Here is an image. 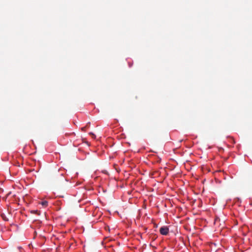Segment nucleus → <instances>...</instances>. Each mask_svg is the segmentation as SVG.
<instances>
[{
	"label": "nucleus",
	"mask_w": 252,
	"mask_h": 252,
	"mask_svg": "<svg viewBox=\"0 0 252 252\" xmlns=\"http://www.w3.org/2000/svg\"><path fill=\"white\" fill-rule=\"evenodd\" d=\"M31 213L32 214H36L38 215L40 214V213L37 210H32L31 211Z\"/></svg>",
	"instance_id": "7ed1b4c3"
},
{
	"label": "nucleus",
	"mask_w": 252,
	"mask_h": 252,
	"mask_svg": "<svg viewBox=\"0 0 252 252\" xmlns=\"http://www.w3.org/2000/svg\"><path fill=\"white\" fill-rule=\"evenodd\" d=\"M85 128H86V127H82V128H81V130H82V131H84V130H85Z\"/></svg>",
	"instance_id": "0eeeda50"
},
{
	"label": "nucleus",
	"mask_w": 252,
	"mask_h": 252,
	"mask_svg": "<svg viewBox=\"0 0 252 252\" xmlns=\"http://www.w3.org/2000/svg\"><path fill=\"white\" fill-rule=\"evenodd\" d=\"M1 216L2 218V219H3V220H4L5 221H7L8 220V219L6 218V217H5L4 214H2L1 215Z\"/></svg>",
	"instance_id": "20e7f679"
},
{
	"label": "nucleus",
	"mask_w": 252,
	"mask_h": 252,
	"mask_svg": "<svg viewBox=\"0 0 252 252\" xmlns=\"http://www.w3.org/2000/svg\"><path fill=\"white\" fill-rule=\"evenodd\" d=\"M159 232L163 235H167L169 233V228L167 226H163L160 228Z\"/></svg>",
	"instance_id": "f257e3e1"
},
{
	"label": "nucleus",
	"mask_w": 252,
	"mask_h": 252,
	"mask_svg": "<svg viewBox=\"0 0 252 252\" xmlns=\"http://www.w3.org/2000/svg\"><path fill=\"white\" fill-rule=\"evenodd\" d=\"M40 204L44 207H46L48 205V202L47 201H43L40 203Z\"/></svg>",
	"instance_id": "f03ea898"
},
{
	"label": "nucleus",
	"mask_w": 252,
	"mask_h": 252,
	"mask_svg": "<svg viewBox=\"0 0 252 252\" xmlns=\"http://www.w3.org/2000/svg\"><path fill=\"white\" fill-rule=\"evenodd\" d=\"M18 249L19 250V252H24V250L21 247H18Z\"/></svg>",
	"instance_id": "39448f33"
},
{
	"label": "nucleus",
	"mask_w": 252,
	"mask_h": 252,
	"mask_svg": "<svg viewBox=\"0 0 252 252\" xmlns=\"http://www.w3.org/2000/svg\"><path fill=\"white\" fill-rule=\"evenodd\" d=\"M90 135H92V136H93V138H94L95 137V135H94L93 133H92V132H90Z\"/></svg>",
	"instance_id": "423d86ee"
}]
</instances>
